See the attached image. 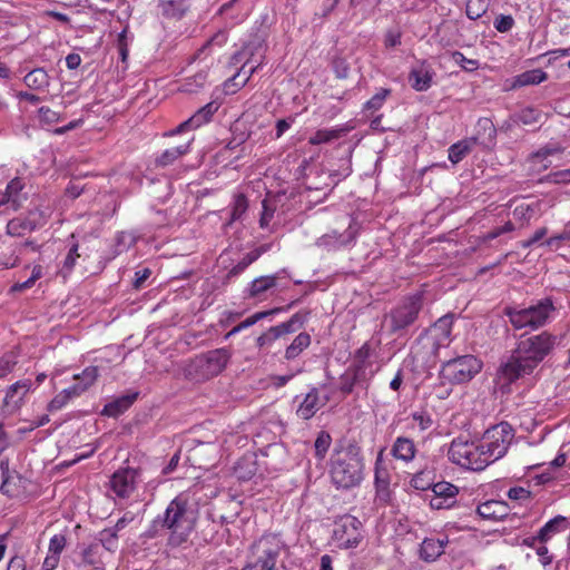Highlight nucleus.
<instances>
[{
  "mask_svg": "<svg viewBox=\"0 0 570 570\" xmlns=\"http://www.w3.org/2000/svg\"><path fill=\"white\" fill-rule=\"evenodd\" d=\"M433 495L430 499L432 509H448L455 503L459 489L449 482H438L432 485Z\"/></svg>",
  "mask_w": 570,
  "mask_h": 570,
  "instance_id": "obj_17",
  "label": "nucleus"
},
{
  "mask_svg": "<svg viewBox=\"0 0 570 570\" xmlns=\"http://www.w3.org/2000/svg\"><path fill=\"white\" fill-rule=\"evenodd\" d=\"M283 548L278 535L264 534L252 544L242 570H277L276 562Z\"/></svg>",
  "mask_w": 570,
  "mask_h": 570,
  "instance_id": "obj_6",
  "label": "nucleus"
},
{
  "mask_svg": "<svg viewBox=\"0 0 570 570\" xmlns=\"http://www.w3.org/2000/svg\"><path fill=\"white\" fill-rule=\"evenodd\" d=\"M547 73L541 69L524 71L513 78L510 89L521 88L524 86L539 85L547 79Z\"/></svg>",
  "mask_w": 570,
  "mask_h": 570,
  "instance_id": "obj_34",
  "label": "nucleus"
},
{
  "mask_svg": "<svg viewBox=\"0 0 570 570\" xmlns=\"http://www.w3.org/2000/svg\"><path fill=\"white\" fill-rule=\"evenodd\" d=\"M479 515L487 520H499L507 515V505L501 501H487L476 509Z\"/></svg>",
  "mask_w": 570,
  "mask_h": 570,
  "instance_id": "obj_31",
  "label": "nucleus"
},
{
  "mask_svg": "<svg viewBox=\"0 0 570 570\" xmlns=\"http://www.w3.org/2000/svg\"><path fill=\"white\" fill-rule=\"evenodd\" d=\"M363 458L354 444L336 448L331 456V479L337 488L350 489L363 479Z\"/></svg>",
  "mask_w": 570,
  "mask_h": 570,
  "instance_id": "obj_3",
  "label": "nucleus"
},
{
  "mask_svg": "<svg viewBox=\"0 0 570 570\" xmlns=\"http://www.w3.org/2000/svg\"><path fill=\"white\" fill-rule=\"evenodd\" d=\"M311 341L308 333L301 332L286 347L284 358L287 361L297 358L311 345Z\"/></svg>",
  "mask_w": 570,
  "mask_h": 570,
  "instance_id": "obj_35",
  "label": "nucleus"
},
{
  "mask_svg": "<svg viewBox=\"0 0 570 570\" xmlns=\"http://www.w3.org/2000/svg\"><path fill=\"white\" fill-rule=\"evenodd\" d=\"M513 24H514V20L511 16L501 14L494 21V28L499 32L510 31L512 29Z\"/></svg>",
  "mask_w": 570,
  "mask_h": 570,
  "instance_id": "obj_60",
  "label": "nucleus"
},
{
  "mask_svg": "<svg viewBox=\"0 0 570 570\" xmlns=\"http://www.w3.org/2000/svg\"><path fill=\"white\" fill-rule=\"evenodd\" d=\"M261 255L258 249L247 253L230 271V274L237 275L244 272L252 263H254Z\"/></svg>",
  "mask_w": 570,
  "mask_h": 570,
  "instance_id": "obj_49",
  "label": "nucleus"
},
{
  "mask_svg": "<svg viewBox=\"0 0 570 570\" xmlns=\"http://www.w3.org/2000/svg\"><path fill=\"white\" fill-rule=\"evenodd\" d=\"M453 326V316L448 314L440 317L431 328V335L438 347L444 345L449 340Z\"/></svg>",
  "mask_w": 570,
  "mask_h": 570,
  "instance_id": "obj_24",
  "label": "nucleus"
},
{
  "mask_svg": "<svg viewBox=\"0 0 570 570\" xmlns=\"http://www.w3.org/2000/svg\"><path fill=\"white\" fill-rule=\"evenodd\" d=\"M356 235L357 230L353 226L352 220H350L347 227L343 232L333 229L318 237L315 245L327 252L340 250L352 245L356 239Z\"/></svg>",
  "mask_w": 570,
  "mask_h": 570,
  "instance_id": "obj_13",
  "label": "nucleus"
},
{
  "mask_svg": "<svg viewBox=\"0 0 570 570\" xmlns=\"http://www.w3.org/2000/svg\"><path fill=\"white\" fill-rule=\"evenodd\" d=\"M232 353L225 347L199 354L185 363L183 375L193 382H205L220 374L227 366Z\"/></svg>",
  "mask_w": 570,
  "mask_h": 570,
  "instance_id": "obj_4",
  "label": "nucleus"
},
{
  "mask_svg": "<svg viewBox=\"0 0 570 570\" xmlns=\"http://www.w3.org/2000/svg\"><path fill=\"white\" fill-rule=\"evenodd\" d=\"M257 472V462L254 455H244L240 458L235 466L234 473L237 479L242 481L250 480Z\"/></svg>",
  "mask_w": 570,
  "mask_h": 570,
  "instance_id": "obj_32",
  "label": "nucleus"
},
{
  "mask_svg": "<svg viewBox=\"0 0 570 570\" xmlns=\"http://www.w3.org/2000/svg\"><path fill=\"white\" fill-rule=\"evenodd\" d=\"M98 379V367L88 366L81 373L73 375V380L77 381L71 387L73 394L78 396L87 391Z\"/></svg>",
  "mask_w": 570,
  "mask_h": 570,
  "instance_id": "obj_29",
  "label": "nucleus"
},
{
  "mask_svg": "<svg viewBox=\"0 0 570 570\" xmlns=\"http://www.w3.org/2000/svg\"><path fill=\"white\" fill-rule=\"evenodd\" d=\"M39 119L46 125H52L60 120V114L50 109L49 107H41L38 110Z\"/></svg>",
  "mask_w": 570,
  "mask_h": 570,
  "instance_id": "obj_57",
  "label": "nucleus"
},
{
  "mask_svg": "<svg viewBox=\"0 0 570 570\" xmlns=\"http://www.w3.org/2000/svg\"><path fill=\"white\" fill-rule=\"evenodd\" d=\"M542 181L556 185L570 184V168L550 173Z\"/></svg>",
  "mask_w": 570,
  "mask_h": 570,
  "instance_id": "obj_51",
  "label": "nucleus"
},
{
  "mask_svg": "<svg viewBox=\"0 0 570 570\" xmlns=\"http://www.w3.org/2000/svg\"><path fill=\"white\" fill-rule=\"evenodd\" d=\"M278 340L276 333L274 332L273 327H269L266 332L262 333L256 338V345L259 350L267 348L272 346V344Z\"/></svg>",
  "mask_w": 570,
  "mask_h": 570,
  "instance_id": "obj_54",
  "label": "nucleus"
},
{
  "mask_svg": "<svg viewBox=\"0 0 570 570\" xmlns=\"http://www.w3.org/2000/svg\"><path fill=\"white\" fill-rule=\"evenodd\" d=\"M331 443H332V438L330 435V433L327 432H320L316 440H315V443H314V448H315V454L316 456L320 459V460H323L331 446Z\"/></svg>",
  "mask_w": 570,
  "mask_h": 570,
  "instance_id": "obj_46",
  "label": "nucleus"
},
{
  "mask_svg": "<svg viewBox=\"0 0 570 570\" xmlns=\"http://www.w3.org/2000/svg\"><path fill=\"white\" fill-rule=\"evenodd\" d=\"M421 308V295L410 296L385 316L384 323L391 333H400L414 323Z\"/></svg>",
  "mask_w": 570,
  "mask_h": 570,
  "instance_id": "obj_11",
  "label": "nucleus"
},
{
  "mask_svg": "<svg viewBox=\"0 0 570 570\" xmlns=\"http://www.w3.org/2000/svg\"><path fill=\"white\" fill-rule=\"evenodd\" d=\"M324 405L325 401L321 400L318 390L316 387H313L299 403L296 410V414L298 417L303 420H309Z\"/></svg>",
  "mask_w": 570,
  "mask_h": 570,
  "instance_id": "obj_20",
  "label": "nucleus"
},
{
  "mask_svg": "<svg viewBox=\"0 0 570 570\" xmlns=\"http://www.w3.org/2000/svg\"><path fill=\"white\" fill-rule=\"evenodd\" d=\"M362 523L353 515H344L336 522L334 539L340 548L351 549L358 546L362 540Z\"/></svg>",
  "mask_w": 570,
  "mask_h": 570,
  "instance_id": "obj_12",
  "label": "nucleus"
},
{
  "mask_svg": "<svg viewBox=\"0 0 570 570\" xmlns=\"http://www.w3.org/2000/svg\"><path fill=\"white\" fill-rule=\"evenodd\" d=\"M358 381V370L348 368L340 377V390L344 394H350Z\"/></svg>",
  "mask_w": 570,
  "mask_h": 570,
  "instance_id": "obj_42",
  "label": "nucleus"
},
{
  "mask_svg": "<svg viewBox=\"0 0 570 570\" xmlns=\"http://www.w3.org/2000/svg\"><path fill=\"white\" fill-rule=\"evenodd\" d=\"M444 552V542L440 539L429 538L421 544L420 554L425 561H434Z\"/></svg>",
  "mask_w": 570,
  "mask_h": 570,
  "instance_id": "obj_36",
  "label": "nucleus"
},
{
  "mask_svg": "<svg viewBox=\"0 0 570 570\" xmlns=\"http://www.w3.org/2000/svg\"><path fill=\"white\" fill-rule=\"evenodd\" d=\"M452 60L461 66L466 71H474L479 68V61L474 59H468L462 52L453 51L451 53Z\"/></svg>",
  "mask_w": 570,
  "mask_h": 570,
  "instance_id": "obj_50",
  "label": "nucleus"
},
{
  "mask_svg": "<svg viewBox=\"0 0 570 570\" xmlns=\"http://www.w3.org/2000/svg\"><path fill=\"white\" fill-rule=\"evenodd\" d=\"M191 138L186 140L184 144H180L178 146L168 148L164 150L157 158H156V165L160 167H166L171 165L175 160H177L183 155L187 154L189 151V146L191 142Z\"/></svg>",
  "mask_w": 570,
  "mask_h": 570,
  "instance_id": "obj_33",
  "label": "nucleus"
},
{
  "mask_svg": "<svg viewBox=\"0 0 570 570\" xmlns=\"http://www.w3.org/2000/svg\"><path fill=\"white\" fill-rule=\"evenodd\" d=\"M556 340L548 332L520 340L508 361L498 368V382L508 386L520 377L532 374L554 348Z\"/></svg>",
  "mask_w": 570,
  "mask_h": 570,
  "instance_id": "obj_1",
  "label": "nucleus"
},
{
  "mask_svg": "<svg viewBox=\"0 0 570 570\" xmlns=\"http://www.w3.org/2000/svg\"><path fill=\"white\" fill-rule=\"evenodd\" d=\"M489 8L488 0H468L466 1V16L471 20L481 18Z\"/></svg>",
  "mask_w": 570,
  "mask_h": 570,
  "instance_id": "obj_43",
  "label": "nucleus"
},
{
  "mask_svg": "<svg viewBox=\"0 0 570 570\" xmlns=\"http://www.w3.org/2000/svg\"><path fill=\"white\" fill-rule=\"evenodd\" d=\"M218 110V106L215 102H208L204 107L199 108L191 117L179 124L175 129L167 131L164 136H174L188 130H194L200 127L203 124L209 121L212 116Z\"/></svg>",
  "mask_w": 570,
  "mask_h": 570,
  "instance_id": "obj_16",
  "label": "nucleus"
},
{
  "mask_svg": "<svg viewBox=\"0 0 570 570\" xmlns=\"http://www.w3.org/2000/svg\"><path fill=\"white\" fill-rule=\"evenodd\" d=\"M412 419L421 431H425L432 425V420L425 412H415L412 414Z\"/></svg>",
  "mask_w": 570,
  "mask_h": 570,
  "instance_id": "obj_62",
  "label": "nucleus"
},
{
  "mask_svg": "<svg viewBox=\"0 0 570 570\" xmlns=\"http://www.w3.org/2000/svg\"><path fill=\"white\" fill-rule=\"evenodd\" d=\"M276 286V276H261L255 278L248 287V295L250 297H258L268 289Z\"/></svg>",
  "mask_w": 570,
  "mask_h": 570,
  "instance_id": "obj_39",
  "label": "nucleus"
},
{
  "mask_svg": "<svg viewBox=\"0 0 570 570\" xmlns=\"http://www.w3.org/2000/svg\"><path fill=\"white\" fill-rule=\"evenodd\" d=\"M560 242H570V220L564 225L560 233L548 238L544 244L549 247H553L558 246Z\"/></svg>",
  "mask_w": 570,
  "mask_h": 570,
  "instance_id": "obj_56",
  "label": "nucleus"
},
{
  "mask_svg": "<svg viewBox=\"0 0 570 570\" xmlns=\"http://www.w3.org/2000/svg\"><path fill=\"white\" fill-rule=\"evenodd\" d=\"M562 151H563V149L561 147H548L547 146V147L541 148L537 153L532 154L531 160L533 163L542 161V160L547 159V157H549L553 154H557V153H562Z\"/></svg>",
  "mask_w": 570,
  "mask_h": 570,
  "instance_id": "obj_59",
  "label": "nucleus"
},
{
  "mask_svg": "<svg viewBox=\"0 0 570 570\" xmlns=\"http://www.w3.org/2000/svg\"><path fill=\"white\" fill-rule=\"evenodd\" d=\"M248 203L247 198L243 194H238L234 198L233 207H232V214H230V222H235L242 218V216L247 210Z\"/></svg>",
  "mask_w": 570,
  "mask_h": 570,
  "instance_id": "obj_47",
  "label": "nucleus"
},
{
  "mask_svg": "<svg viewBox=\"0 0 570 570\" xmlns=\"http://www.w3.org/2000/svg\"><path fill=\"white\" fill-rule=\"evenodd\" d=\"M513 438L514 431L507 422L495 424L484 432L481 444L490 463L495 462L507 453Z\"/></svg>",
  "mask_w": 570,
  "mask_h": 570,
  "instance_id": "obj_9",
  "label": "nucleus"
},
{
  "mask_svg": "<svg viewBox=\"0 0 570 570\" xmlns=\"http://www.w3.org/2000/svg\"><path fill=\"white\" fill-rule=\"evenodd\" d=\"M138 393L126 394L106 404L102 409V414L111 417H117L126 412L137 400Z\"/></svg>",
  "mask_w": 570,
  "mask_h": 570,
  "instance_id": "obj_26",
  "label": "nucleus"
},
{
  "mask_svg": "<svg viewBox=\"0 0 570 570\" xmlns=\"http://www.w3.org/2000/svg\"><path fill=\"white\" fill-rule=\"evenodd\" d=\"M514 230V225L512 222H507L504 225L500 226V227H495L493 229H491L490 232H488L487 234H484L482 236V239L483 242H490V240H493L495 238H498L499 236L505 234V233H510Z\"/></svg>",
  "mask_w": 570,
  "mask_h": 570,
  "instance_id": "obj_53",
  "label": "nucleus"
},
{
  "mask_svg": "<svg viewBox=\"0 0 570 570\" xmlns=\"http://www.w3.org/2000/svg\"><path fill=\"white\" fill-rule=\"evenodd\" d=\"M390 95L389 89H380L366 104L365 108L368 110H377L382 107L384 100Z\"/></svg>",
  "mask_w": 570,
  "mask_h": 570,
  "instance_id": "obj_55",
  "label": "nucleus"
},
{
  "mask_svg": "<svg viewBox=\"0 0 570 570\" xmlns=\"http://www.w3.org/2000/svg\"><path fill=\"white\" fill-rule=\"evenodd\" d=\"M435 71L425 60L414 66L409 73V81L416 91H426L433 82Z\"/></svg>",
  "mask_w": 570,
  "mask_h": 570,
  "instance_id": "obj_18",
  "label": "nucleus"
},
{
  "mask_svg": "<svg viewBox=\"0 0 570 570\" xmlns=\"http://www.w3.org/2000/svg\"><path fill=\"white\" fill-rule=\"evenodd\" d=\"M79 256L80 255L78 254V245L73 244L63 261V269L70 272L73 268L76 261L77 258H79Z\"/></svg>",
  "mask_w": 570,
  "mask_h": 570,
  "instance_id": "obj_63",
  "label": "nucleus"
},
{
  "mask_svg": "<svg viewBox=\"0 0 570 570\" xmlns=\"http://www.w3.org/2000/svg\"><path fill=\"white\" fill-rule=\"evenodd\" d=\"M249 55H250L249 48L244 47L242 50H239L232 57V61L234 65H237L244 60L242 68L233 77V80L239 79V81L236 82V85L244 86L249 80L252 75L256 71L257 67L259 66V63L250 65V60L248 58Z\"/></svg>",
  "mask_w": 570,
  "mask_h": 570,
  "instance_id": "obj_21",
  "label": "nucleus"
},
{
  "mask_svg": "<svg viewBox=\"0 0 570 570\" xmlns=\"http://www.w3.org/2000/svg\"><path fill=\"white\" fill-rule=\"evenodd\" d=\"M32 386L31 380L24 379L10 385L6 392L4 404L18 406Z\"/></svg>",
  "mask_w": 570,
  "mask_h": 570,
  "instance_id": "obj_25",
  "label": "nucleus"
},
{
  "mask_svg": "<svg viewBox=\"0 0 570 570\" xmlns=\"http://www.w3.org/2000/svg\"><path fill=\"white\" fill-rule=\"evenodd\" d=\"M350 128L346 126H338L330 129H318L313 136L309 137L311 145H321L334 141L345 136Z\"/></svg>",
  "mask_w": 570,
  "mask_h": 570,
  "instance_id": "obj_30",
  "label": "nucleus"
},
{
  "mask_svg": "<svg viewBox=\"0 0 570 570\" xmlns=\"http://www.w3.org/2000/svg\"><path fill=\"white\" fill-rule=\"evenodd\" d=\"M518 118L524 125H533L539 122L541 112L538 109L528 107L519 112Z\"/></svg>",
  "mask_w": 570,
  "mask_h": 570,
  "instance_id": "obj_52",
  "label": "nucleus"
},
{
  "mask_svg": "<svg viewBox=\"0 0 570 570\" xmlns=\"http://www.w3.org/2000/svg\"><path fill=\"white\" fill-rule=\"evenodd\" d=\"M263 464L269 472H279L289 466V453L282 443H273L265 448L263 452Z\"/></svg>",
  "mask_w": 570,
  "mask_h": 570,
  "instance_id": "obj_15",
  "label": "nucleus"
},
{
  "mask_svg": "<svg viewBox=\"0 0 570 570\" xmlns=\"http://www.w3.org/2000/svg\"><path fill=\"white\" fill-rule=\"evenodd\" d=\"M18 363V354L13 351L3 354L0 357V379L10 374Z\"/></svg>",
  "mask_w": 570,
  "mask_h": 570,
  "instance_id": "obj_45",
  "label": "nucleus"
},
{
  "mask_svg": "<svg viewBox=\"0 0 570 570\" xmlns=\"http://www.w3.org/2000/svg\"><path fill=\"white\" fill-rule=\"evenodd\" d=\"M24 183L19 177L11 179L6 187L4 193L11 202L12 212L20 209L27 200V195L22 193Z\"/></svg>",
  "mask_w": 570,
  "mask_h": 570,
  "instance_id": "obj_27",
  "label": "nucleus"
},
{
  "mask_svg": "<svg viewBox=\"0 0 570 570\" xmlns=\"http://www.w3.org/2000/svg\"><path fill=\"white\" fill-rule=\"evenodd\" d=\"M416 448L414 442L405 436H399L394 441L391 453L396 460L411 462L415 456Z\"/></svg>",
  "mask_w": 570,
  "mask_h": 570,
  "instance_id": "obj_28",
  "label": "nucleus"
},
{
  "mask_svg": "<svg viewBox=\"0 0 570 570\" xmlns=\"http://www.w3.org/2000/svg\"><path fill=\"white\" fill-rule=\"evenodd\" d=\"M568 520L562 515L549 520L538 532L532 541H539L541 543L550 540L556 533L566 531L568 529Z\"/></svg>",
  "mask_w": 570,
  "mask_h": 570,
  "instance_id": "obj_23",
  "label": "nucleus"
},
{
  "mask_svg": "<svg viewBox=\"0 0 570 570\" xmlns=\"http://www.w3.org/2000/svg\"><path fill=\"white\" fill-rule=\"evenodd\" d=\"M531 497V492L522 487L511 488L508 491V498L514 501H524L529 500Z\"/></svg>",
  "mask_w": 570,
  "mask_h": 570,
  "instance_id": "obj_61",
  "label": "nucleus"
},
{
  "mask_svg": "<svg viewBox=\"0 0 570 570\" xmlns=\"http://www.w3.org/2000/svg\"><path fill=\"white\" fill-rule=\"evenodd\" d=\"M534 214V206L530 204H520L513 209V216L520 220H529Z\"/></svg>",
  "mask_w": 570,
  "mask_h": 570,
  "instance_id": "obj_58",
  "label": "nucleus"
},
{
  "mask_svg": "<svg viewBox=\"0 0 570 570\" xmlns=\"http://www.w3.org/2000/svg\"><path fill=\"white\" fill-rule=\"evenodd\" d=\"M37 226L38 223L30 218H14L7 224V234L11 236H23L24 234L35 230Z\"/></svg>",
  "mask_w": 570,
  "mask_h": 570,
  "instance_id": "obj_38",
  "label": "nucleus"
},
{
  "mask_svg": "<svg viewBox=\"0 0 570 570\" xmlns=\"http://www.w3.org/2000/svg\"><path fill=\"white\" fill-rule=\"evenodd\" d=\"M303 317L296 313L288 321L281 323L276 326H272L277 337L281 338L286 334L294 333L297 328L303 325Z\"/></svg>",
  "mask_w": 570,
  "mask_h": 570,
  "instance_id": "obj_40",
  "label": "nucleus"
},
{
  "mask_svg": "<svg viewBox=\"0 0 570 570\" xmlns=\"http://www.w3.org/2000/svg\"><path fill=\"white\" fill-rule=\"evenodd\" d=\"M23 81L27 87L33 90H43L49 87V76L43 68H36L28 72Z\"/></svg>",
  "mask_w": 570,
  "mask_h": 570,
  "instance_id": "obj_37",
  "label": "nucleus"
},
{
  "mask_svg": "<svg viewBox=\"0 0 570 570\" xmlns=\"http://www.w3.org/2000/svg\"><path fill=\"white\" fill-rule=\"evenodd\" d=\"M281 311H282V308L276 307V308H272L269 311L257 312V313L250 315L249 317H247L246 320H244L243 322H240L237 326L240 331H243L245 328H248V327L255 325L261 320H263L269 315L276 314Z\"/></svg>",
  "mask_w": 570,
  "mask_h": 570,
  "instance_id": "obj_48",
  "label": "nucleus"
},
{
  "mask_svg": "<svg viewBox=\"0 0 570 570\" xmlns=\"http://www.w3.org/2000/svg\"><path fill=\"white\" fill-rule=\"evenodd\" d=\"M449 458L453 463L473 471H481L490 464L481 442L461 438L452 441Z\"/></svg>",
  "mask_w": 570,
  "mask_h": 570,
  "instance_id": "obj_7",
  "label": "nucleus"
},
{
  "mask_svg": "<svg viewBox=\"0 0 570 570\" xmlns=\"http://www.w3.org/2000/svg\"><path fill=\"white\" fill-rule=\"evenodd\" d=\"M553 311L554 305L552 299L546 297L528 307H507L504 313L513 328L535 331L548 323Z\"/></svg>",
  "mask_w": 570,
  "mask_h": 570,
  "instance_id": "obj_5",
  "label": "nucleus"
},
{
  "mask_svg": "<svg viewBox=\"0 0 570 570\" xmlns=\"http://www.w3.org/2000/svg\"><path fill=\"white\" fill-rule=\"evenodd\" d=\"M482 368V363L473 355H462L444 362L440 376L452 384L471 381Z\"/></svg>",
  "mask_w": 570,
  "mask_h": 570,
  "instance_id": "obj_10",
  "label": "nucleus"
},
{
  "mask_svg": "<svg viewBox=\"0 0 570 570\" xmlns=\"http://www.w3.org/2000/svg\"><path fill=\"white\" fill-rule=\"evenodd\" d=\"M138 471L134 468L117 470L110 478V489L119 498H128L136 489Z\"/></svg>",
  "mask_w": 570,
  "mask_h": 570,
  "instance_id": "obj_14",
  "label": "nucleus"
},
{
  "mask_svg": "<svg viewBox=\"0 0 570 570\" xmlns=\"http://www.w3.org/2000/svg\"><path fill=\"white\" fill-rule=\"evenodd\" d=\"M478 132L475 136L460 140L449 148V160L452 164L460 163L475 145L490 147L494 144L497 129L489 118H481L476 125Z\"/></svg>",
  "mask_w": 570,
  "mask_h": 570,
  "instance_id": "obj_8",
  "label": "nucleus"
},
{
  "mask_svg": "<svg viewBox=\"0 0 570 570\" xmlns=\"http://www.w3.org/2000/svg\"><path fill=\"white\" fill-rule=\"evenodd\" d=\"M401 32L400 31H387L384 37V45L386 48H395L401 45Z\"/></svg>",
  "mask_w": 570,
  "mask_h": 570,
  "instance_id": "obj_64",
  "label": "nucleus"
},
{
  "mask_svg": "<svg viewBox=\"0 0 570 570\" xmlns=\"http://www.w3.org/2000/svg\"><path fill=\"white\" fill-rule=\"evenodd\" d=\"M78 396L73 394L72 387L65 389L59 394H57L49 403V411H58L62 409L72 397Z\"/></svg>",
  "mask_w": 570,
  "mask_h": 570,
  "instance_id": "obj_44",
  "label": "nucleus"
},
{
  "mask_svg": "<svg viewBox=\"0 0 570 570\" xmlns=\"http://www.w3.org/2000/svg\"><path fill=\"white\" fill-rule=\"evenodd\" d=\"M158 9L165 19L179 20L189 9V0H158Z\"/></svg>",
  "mask_w": 570,
  "mask_h": 570,
  "instance_id": "obj_22",
  "label": "nucleus"
},
{
  "mask_svg": "<svg viewBox=\"0 0 570 570\" xmlns=\"http://www.w3.org/2000/svg\"><path fill=\"white\" fill-rule=\"evenodd\" d=\"M67 546V538L62 533H57L50 538L48 552L42 562V570H55L60 562V556Z\"/></svg>",
  "mask_w": 570,
  "mask_h": 570,
  "instance_id": "obj_19",
  "label": "nucleus"
},
{
  "mask_svg": "<svg viewBox=\"0 0 570 570\" xmlns=\"http://www.w3.org/2000/svg\"><path fill=\"white\" fill-rule=\"evenodd\" d=\"M98 539L106 550L115 552L118 549V532L112 527L101 530Z\"/></svg>",
  "mask_w": 570,
  "mask_h": 570,
  "instance_id": "obj_41",
  "label": "nucleus"
},
{
  "mask_svg": "<svg viewBox=\"0 0 570 570\" xmlns=\"http://www.w3.org/2000/svg\"><path fill=\"white\" fill-rule=\"evenodd\" d=\"M197 510L185 493L178 494L167 505L165 512L155 522L168 531L167 546L178 548L188 542L195 530Z\"/></svg>",
  "mask_w": 570,
  "mask_h": 570,
  "instance_id": "obj_2",
  "label": "nucleus"
}]
</instances>
